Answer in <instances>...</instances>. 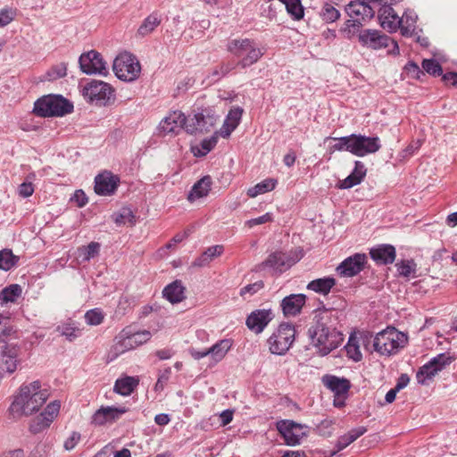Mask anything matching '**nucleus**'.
<instances>
[{
	"label": "nucleus",
	"mask_w": 457,
	"mask_h": 457,
	"mask_svg": "<svg viewBox=\"0 0 457 457\" xmlns=\"http://www.w3.org/2000/svg\"><path fill=\"white\" fill-rule=\"evenodd\" d=\"M49 396L48 389L39 380L21 384L8 408L9 419L19 420L37 413Z\"/></svg>",
	"instance_id": "nucleus-1"
},
{
	"label": "nucleus",
	"mask_w": 457,
	"mask_h": 457,
	"mask_svg": "<svg viewBox=\"0 0 457 457\" xmlns=\"http://www.w3.org/2000/svg\"><path fill=\"white\" fill-rule=\"evenodd\" d=\"M336 326L337 318L333 311L324 309L316 312L313 322L308 329L312 345L322 356L337 348L344 341V335Z\"/></svg>",
	"instance_id": "nucleus-2"
},
{
	"label": "nucleus",
	"mask_w": 457,
	"mask_h": 457,
	"mask_svg": "<svg viewBox=\"0 0 457 457\" xmlns=\"http://www.w3.org/2000/svg\"><path fill=\"white\" fill-rule=\"evenodd\" d=\"M151 337L149 330H135L131 327H126L114 337L108 358L113 361L120 355L145 344Z\"/></svg>",
	"instance_id": "nucleus-3"
},
{
	"label": "nucleus",
	"mask_w": 457,
	"mask_h": 457,
	"mask_svg": "<svg viewBox=\"0 0 457 457\" xmlns=\"http://www.w3.org/2000/svg\"><path fill=\"white\" fill-rule=\"evenodd\" d=\"M227 50L238 58L237 65L245 69L256 63L264 52L256 42L250 38H235L227 44Z\"/></svg>",
	"instance_id": "nucleus-4"
},
{
	"label": "nucleus",
	"mask_w": 457,
	"mask_h": 457,
	"mask_svg": "<svg viewBox=\"0 0 457 457\" xmlns=\"http://www.w3.org/2000/svg\"><path fill=\"white\" fill-rule=\"evenodd\" d=\"M407 342L406 334L398 331L394 327H387L374 337L373 347L380 355L390 356L396 354L406 345Z\"/></svg>",
	"instance_id": "nucleus-5"
},
{
	"label": "nucleus",
	"mask_w": 457,
	"mask_h": 457,
	"mask_svg": "<svg viewBox=\"0 0 457 457\" xmlns=\"http://www.w3.org/2000/svg\"><path fill=\"white\" fill-rule=\"evenodd\" d=\"M73 111V104L61 95H47L34 104L33 112L39 117H62Z\"/></svg>",
	"instance_id": "nucleus-6"
},
{
	"label": "nucleus",
	"mask_w": 457,
	"mask_h": 457,
	"mask_svg": "<svg viewBox=\"0 0 457 457\" xmlns=\"http://www.w3.org/2000/svg\"><path fill=\"white\" fill-rule=\"evenodd\" d=\"M219 117L213 107L197 108L194 110L193 116L187 118V133L194 135L209 132L216 125Z\"/></svg>",
	"instance_id": "nucleus-7"
},
{
	"label": "nucleus",
	"mask_w": 457,
	"mask_h": 457,
	"mask_svg": "<svg viewBox=\"0 0 457 457\" xmlns=\"http://www.w3.org/2000/svg\"><path fill=\"white\" fill-rule=\"evenodd\" d=\"M295 338V328L290 323H281L268 339L271 353L283 355L292 346Z\"/></svg>",
	"instance_id": "nucleus-8"
},
{
	"label": "nucleus",
	"mask_w": 457,
	"mask_h": 457,
	"mask_svg": "<svg viewBox=\"0 0 457 457\" xmlns=\"http://www.w3.org/2000/svg\"><path fill=\"white\" fill-rule=\"evenodd\" d=\"M112 70L119 79L131 82L139 77L141 65L135 55L125 52L114 59Z\"/></svg>",
	"instance_id": "nucleus-9"
},
{
	"label": "nucleus",
	"mask_w": 457,
	"mask_h": 457,
	"mask_svg": "<svg viewBox=\"0 0 457 457\" xmlns=\"http://www.w3.org/2000/svg\"><path fill=\"white\" fill-rule=\"evenodd\" d=\"M303 256L301 248H295L289 252H275L259 265L260 270L270 267L276 272L282 273L299 262Z\"/></svg>",
	"instance_id": "nucleus-10"
},
{
	"label": "nucleus",
	"mask_w": 457,
	"mask_h": 457,
	"mask_svg": "<svg viewBox=\"0 0 457 457\" xmlns=\"http://www.w3.org/2000/svg\"><path fill=\"white\" fill-rule=\"evenodd\" d=\"M114 89L104 81L93 79L84 86L83 96L87 102L99 106L107 105L113 98Z\"/></svg>",
	"instance_id": "nucleus-11"
},
{
	"label": "nucleus",
	"mask_w": 457,
	"mask_h": 457,
	"mask_svg": "<svg viewBox=\"0 0 457 457\" xmlns=\"http://www.w3.org/2000/svg\"><path fill=\"white\" fill-rule=\"evenodd\" d=\"M453 358L448 353H439L421 366L416 373V379L420 385H428L434 377L450 365Z\"/></svg>",
	"instance_id": "nucleus-12"
},
{
	"label": "nucleus",
	"mask_w": 457,
	"mask_h": 457,
	"mask_svg": "<svg viewBox=\"0 0 457 457\" xmlns=\"http://www.w3.org/2000/svg\"><path fill=\"white\" fill-rule=\"evenodd\" d=\"M276 428L287 445L295 446L301 444L308 435V427L290 420L277 422Z\"/></svg>",
	"instance_id": "nucleus-13"
},
{
	"label": "nucleus",
	"mask_w": 457,
	"mask_h": 457,
	"mask_svg": "<svg viewBox=\"0 0 457 457\" xmlns=\"http://www.w3.org/2000/svg\"><path fill=\"white\" fill-rule=\"evenodd\" d=\"M187 118L181 111H173L164 117L158 126L159 134L162 136H176L182 129L187 131Z\"/></svg>",
	"instance_id": "nucleus-14"
},
{
	"label": "nucleus",
	"mask_w": 457,
	"mask_h": 457,
	"mask_svg": "<svg viewBox=\"0 0 457 457\" xmlns=\"http://www.w3.org/2000/svg\"><path fill=\"white\" fill-rule=\"evenodd\" d=\"M21 341L17 330L5 327L0 333V351L2 358H18Z\"/></svg>",
	"instance_id": "nucleus-15"
},
{
	"label": "nucleus",
	"mask_w": 457,
	"mask_h": 457,
	"mask_svg": "<svg viewBox=\"0 0 457 457\" xmlns=\"http://www.w3.org/2000/svg\"><path fill=\"white\" fill-rule=\"evenodd\" d=\"M79 68L83 73L88 75L107 74L106 62H104L102 55L95 50L82 54L79 56Z\"/></svg>",
	"instance_id": "nucleus-16"
},
{
	"label": "nucleus",
	"mask_w": 457,
	"mask_h": 457,
	"mask_svg": "<svg viewBox=\"0 0 457 457\" xmlns=\"http://www.w3.org/2000/svg\"><path fill=\"white\" fill-rule=\"evenodd\" d=\"M381 147L378 137H366L361 134H351V154L362 157L378 152Z\"/></svg>",
	"instance_id": "nucleus-17"
},
{
	"label": "nucleus",
	"mask_w": 457,
	"mask_h": 457,
	"mask_svg": "<svg viewBox=\"0 0 457 457\" xmlns=\"http://www.w3.org/2000/svg\"><path fill=\"white\" fill-rule=\"evenodd\" d=\"M365 253H354L345 258L336 269L337 274L345 278H352L358 275L364 270L367 263Z\"/></svg>",
	"instance_id": "nucleus-18"
},
{
	"label": "nucleus",
	"mask_w": 457,
	"mask_h": 457,
	"mask_svg": "<svg viewBox=\"0 0 457 457\" xmlns=\"http://www.w3.org/2000/svg\"><path fill=\"white\" fill-rule=\"evenodd\" d=\"M129 409L124 406H102L91 417V424L104 426L117 421Z\"/></svg>",
	"instance_id": "nucleus-19"
},
{
	"label": "nucleus",
	"mask_w": 457,
	"mask_h": 457,
	"mask_svg": "<svg viewBox=\"0 0 457 457\" xmlns=\"http://www.w3.org/2000/svg\"><path fill=\"white\" fill-rule=\"evenodd\" d=\"M273 318L274 315L270 309H259L247 316L245 324L251 331L259 334L264 330Z\"/></svg>",
	"instance_id": "nucleus-20"
},
{
	"label": "nucleus",
	"mask_w": 457,
	"mask_h": 457,
	"mask_svg": "<svg viewBox=\"0 0 457 457\" xmlns=\"http://www.w3.org/2000/svg\"><path fill=\"white\" fill-rule=\"evenodd\" d=\"M359 41L363 46L377 50L389 46L390 37L378 30L365 29L359 33Z\"/></svg>",
	"instance_id": "nucleus-21"
},
{
	"label": "nucleus",
	"mask_w": 457,
	"mask_h": 457,
	"mask_svg": "<svg viewBox=\"0 0 457 457\" xmlns=\"http://www.w3.org/2000/svg\"><path fill=\"white\" fill-rule=\"evenodd\" d=\"M120 182L117 176L109 171L98 174L95 179V192L99 195H112Z\"/></svg>",
	"instance_id": "nucleus-22"
},
{
	"label": "nucleus",
	"mask_w": 457,
	"mask_h": 457,
	"mask_svg": "<svg viewBox=\"0 0 457 457\" xmlns=\"http://www.w3.org/2000/svg\"><path fill=\"white\" fill-rule=\"evenodd\" d=\"M378 18L380 26L390 33L397 31L401 26L400 17L392 6L384 5L379 7Z\"/></svg>",
	"instance_id": "nucleus-23"
},
{
	"label": "nucleus",
	"mask_w": 457,
	"mask_h": 457,
	"mask_svg": "<svg viewBox=\"0 0 457 457\" xmlns=\"http://www.w3.org/2000/svg\"><path fill=\"white\" fill-rule=\"evenodd\" d=\"M306 298L304 294H292L284 297L280 303L284 315L286 317L298 315L305 304Z\"/></svg>",
	"instance_id": "nucleus-24"
},
{
	"label": "nucleus",
	"mask_w": 457,
	"mask_h": 457,
	"mask_svg": "<svg viewBox=\"0 0 457 457\" xmlns=\"http://www.w3.org/2000/svg\"><path fill=\"white\" fill-rule=\"evenodd\" d=\"M374 5L371 6L361 1H351L345 6V12L350 18H354L355 20H361L362 22L370 20L374 14Z\"/></svg>",
	"instance_id": "nucleus-25"
},
{
	"label": "nucleus",
	"mask_w": 457,
	"mask_h": 457,
	"mask_svg": "<svg viewBox=\"0 0 457 457\" xmlns=\"http://www.w3.org/2000/svg\"><path fill=\"white\" fill-rule=\"evenodd\" d=\"M366 172L367 170L364 163L361 161H355L353 170L345 179L339 182L338 187L348 189L359 185L365 178Z\"/></svg>",
	"instance_id": "nucleus-26"
},
{
	"label": "nucleus",
	"mask_w": 457,
	"mask_h": 457,
	"mask_svg": "<svg viewBox=\"0 0 457 457\" xmlns=\"http://www.w3.org/2000/svg\"><path fill=\"white\" fill-rule=\"evenodd\" d=\"M243 114V109L240 107H235L231 109L225 120L223 125L221 126L219 134L226 138L230 136V134L237 129L241 117Z\"/></svg>",
	"instance_id": "nucleus-27"
},
{
	"label": "nucleus",
	"mask_w": 457,
	"mask_h": 457,
	"mask_svg": "<svg viewBox=\"0 0 457 457\" xmlns=\"http://www.w3.org/2000/svg\"><path fill=\"white\" fill-rule=\"evenodd\" d=\"M370 257L379 264L393 263L395 259V249L390 245H380L372 248L370 252Z\"/></svg>",
	"instance_id": "nucleus-28"
},
{
	"label": "nucleus",
	"mask_w": 457,
	"mask_h": 457,
	"mask_svg": "<svg viewBox=\"0 0 457 457\" xmlns=\"http://www.w3.org/2000/svg\"><path fill=\"white\" fill-rule=\"evenodd\" d=\"M212 184V181L210 176L203 177L192 187L187 195V200L189 202H195V200L207 196L211 190Z\"/></svg>",
	"instance_id": "nucleus-29"
},
{
	"label": "nucleus",
	"mask_w": 457,
	"mask_h": 457,
	"mask_svg": "<svg viewBox=\"0 0 457 457\" xmlns=\"http://www.w3.org/2000/svg\"><path fill=\"white\" fill-rule=\"evenodd\" d=\"M322 380L324 385L337 395L347 394L351 386L348 379L333 375L324 376Z\"/></svg>",
	"instance_id": "nucleus-30"
},
{
	"label": "nucleus",
	"mask_w": 457,
	"mask_h": 457,
	"mask_svg": "<svg viewBox=\"0 0 457 457\" xmlns=\"http://www.w3.org/2000/svg\"><path fill=\"white\" fill-rule=\"evenodd\" d=\"M163 297L171 303H178L185 299V287L180 280L166 286L162 291Z\"/></svg>",
	"instance_id": "nucleus-31"
},
{
	"label": "nucleus",
	"mask_w": 457,
	"mask_h": 457,
	"mask_svg": "<svg viewBox=\"0 0 457 457\" xmlns=\"http://www.w3.org/2000/svg\"><path fill=\"white\" fill-rule=\"evenodd\" d=\"M401 26L399 29L404 37H411L415 34L417 29L418 15L412 10H406L403 16L400 17Z\"/></svg>",
	"instance_id": "nucleus-32"
},
{
	"label": "nucleus",
	"mask_w": 457,
	"mask_h": 457,
	"mask_svg": "<svg viewBox=\"0 0 457 457\" xmlns=\"http://www.w3.org/2000/svg\"><path fill=\"white\" fill-rule=\"evenodd\" d=\"M233 342L231 339H221L208 348L209 356L214 363L220 362L231 349Z\"/></svg>",
	"instance_id": "nucleus-33"
},
{
	"label": "nucleus",
	"mask_w": 457,
	"mask_h": 457,
	"mask_svg": "<svg viewBox=\"0 0 457 457\" xmlns=\"http://www.w3.org/2000/svg\"><path fill=\"white\" fill-rule=\"evenodd\" d=\"M336 279L332 277H324L310 281L306 287L308 290L327 295L336 285Z\"/></svg>",
	"instance_id": "nucleus-34"
},
{
	"label": "nucleus",
	"mask_w": 457,
	"mask_h": 457,
	"mask_svg": "<svg viewBox=\"0 0 457 457\" xmlns=\"http://www.w3.org/2000/svg\"><path fill=\"white\" fill-rule=\"evenodd\" d=\"M138 378L135 377L126 376L118 378L114 384L113 390L115 393L127 396L129 395L137 386Z\"/></svg>",
	"instance_id": "nucleus-35"
},
{
	"label": "nucleus",
	"mask_w": 457,
	"mask_h": 457,
	"mask_svg": "<svg viewBox=\"0 0 457 457\" xmlns=\"http://www.w3.org/2000/svg\"><path fill=\"white\" fill-rule=\"evenodd\" d=\"M367 429L364 427H359L353 428L350 430L347 434H345L338 437L337 444H336V453L340 452L346 448L350 444L354 442L356 439H358L360 436H361ZM335 452L333 453V454Z\"/></svg>",
	"instance_id": "nucleus-36"
},
{
	"label": "nucleus",
	"mask_w": 457,
	"mask_h": 457,
	"mask_svg": "<svg viewBox=\"0 0 457 457\" xmlns=\"http://www.w3.org/2000/svg\"><path fill=\"white\" fill-rule=\"evenodd\" d=\"M68 64L66 62H60L49 68L46 73L40 78L41 82H51L62 79L67 75Z\"/></svg>",
	"instance_id": "nucleus-37"
},
{
	"label": "nucleus",
	"mask_w": 457,
	"mask_h": 457,
	"mask_svg": "<svg viewBox=\"0 0 457 457\" xmlns=\"http://www.w3.org/2000/svg\"><path fill=\"white\" fill-rule=\"evenodd\" d=\"M22 292L21 287L18 284H12L0 291V305L4 306L8 303L16 302Z\"/></svg>",
	"instance_id": "nucleus-38"
},
{
	"label": "nucleus",
	"mask_w": 457,
	"mask_h": 457,
	"mask_svg": "<svg viewBox=\"0 0 457 457\" xmlns=\"http://www.w3.org/2000/svg\"><path fill=\"white\" fill-rule=\"evenodd\" d=\"M100 251V244L91 242L87 245L79 247L77 250V258L80 262H89L91 259L98 255Z\"/></svg>",
	"instance_id": "nucleus-39"
},
{
	"label": "nucleus",
	"mask_w": 457,
	"mask_h": 457,
	"mask_svg": "<svg viewBox=\"0 0 457 457\" xmlns=\"http://www.w3.org/2000/svg\"><path fill=\"white\" fill-rule=\"evenodd\" d=\"M56 331L62 337H65V338L70 342L75 340L81 334L79 328L72 320H68L58 325Z\"/></svg>",
	"instance_id": "nucleus-40"
},
{
	"label": "nucleus",
	"mask_w": 457,
	"mask_h": 457,
	"mask_svg": "<svg viewBox=\"0 0 457 457\" xmlns=\"http://www.w3.org/2000/svg\"><path fill=\"white\" fill-rule=\"evenodd\" d=\"M276 184L277 181L273 179H264L256 184L254 187H250L247 190V195L250 197H256L259 195L273 190L276 187Z\"/></svg>",
	"instance_id": "nucleus-41"
},
{
	"label": "nucleus",
	"mask_w": 457,
	"mask_h": 457,
	"mask_svg": "<svg viewBox=\"0 0 457 457\" xmlns=\"http://www.w3.org/2000/svg\"><path fill=\"white\" fill-rule=\"evenodd\" d=\"M160 23L161 19L159 16L156 13H152L144 20L137 32L140 36L145 37L152 33Z\"/></svg>",
	"instance_id": "nucleus-42"
},
{
	"label": "nucleus",
	"mask_w": 457,
	"mask_h": 457,
	"mask_svg": "<svg viewBox=\"0 0 457 457\" xmlns=\"http://www.w3.org/2000/svg\"><path fill=\"white\" fill-rule=\"evenodd\" d=\"M395 267L401 277L406 278L416 277L417 264L413 260H403L397 262Z\"/></svg>",
	"instance_id": "nucleus-43"
},
{
	"label": "nucleus",
	"mask_w": 457,
	"mask_h": 457,
	"mask_svg": "<svg viewBox=\"0 0 457 457\" xmlns=\"http://www.w3.org/2000/svg\"><path fill=\"white\" fill-rule=\"evenodd\" d=\"M19 262V257L14 255L10 249L0 251V270L8 271Z\"/></svg>",
	"instance_id": "nucleus-44"
},
{
	"label": "nucleus",
	"mask_w": 457,
	"mask_h": 457,
	"mask_svg": "<svg viewBox=\"0 0 457 457\" xmlns=\"http://www.w3.org/2000/svg\"><path fill=\"white\" fill-rule=\"evenodd\" d=\"M41 412L39 415L32 419L29 425V430L32 434H38L47 429L51 426V422Z\"/></svg>",
	"instance_id": "nucleus-45"
},
{
	"label": "nucleus",
	"mask_w": 457,
	"mask_h": 457,
	"mask_svg": "<svg viewBox=\"0 0 457 457\" xmlns=\"http://www.w3.org/2000/svg\"><path fill=\"white\" fill-rule=\"evenodd\" d=\"M217 144V137L215 136L204 139L199 146H193L192 152L195 156L203 157L210 153Z\"/></svg>",
	"instance_id": "nucleus-46"
},
{
	"label": "nucleus",
	"mask_w": 457,
	"mask_h": 457,
	"mask_svg": "<svg viewBox=\"0 0 457 457\" xmlns=\"http://www.w3.org/2000/svg\"><path fill=\"white\" fill-rule=\"evenodd\" d=\"M320 16L325 22H335L340 17L339 11L329 3H325L320 11Z\"/></svg>",
	"instance_id": "nucleus-47"
},
{
	"label": "nucleus",
	"mask_w": 457,
	"mask_h": 457,
	"mask_svg": "<svg viewBox=\"0 0 457 457\" xmlns=\"http://www.w3.org/2000/svg\"><path fill=\"white\" fill-rule=\"evenodd\" d=\"M334 140L335 144L329 146L330 152L347 151L351 153V135L342 137H327L326 141Z\"/></svg>",
	"instance_id": "nucleus-48"
},
{
	"label": "nucleus",
	"mask_w": 457,
	"mask_h": 457,
	"mask_svg": "<svg viewBox=\"0 0 457 457\" xmlns=\"http://www.w3.org/2000/svg\"><path fill=\"white\" fill-rule=\"evenodd\" d=\"M104 319V312L99 308H95L87 311L85 313L86 323L90 326L100 325Z\"/></svg>",
	"instance_id": "nucleus-49"
},
{
	"label": "nucleus",
	"mask_w": 457,
	"mask_h": 457,
	"mask_svg": "<svg viewBox=\"0 0 457 457\" xmlns=\"http://www.w3.org/2000/svg\"><path fill=\"white\" fill-rule=\"evenodd\" d=\"M361 20H355L354 18H350L345 23V27L342 29L343 33H345V37L351 38L357 32H359L360 28L362 26Z\"/></svg>",
	"instance_id": "nucleus-50"
},
{
	"label": "nucleus",
	"mask_w": 457,
	"mask_h": 457,
	"mask_svg": "<svg viewBox=\"0 0 457 457\" xmlns=\"http://www.w3.org/2000/svg\"><path fill=\"white\" fill-rule=\"evenodd\" d=\"M60 408H61V403L60 401H53L51 403H49L46 408L44 409L43 411H41V413L46 417L47 418L48 420H50L49 421L51 423H53V421L56 419V417L58 416L59 412H60Z\"/></svg>",
	"instance_id": "nucleus-51"
},
{
	"label": "nucleus",
	"mask_w": 457,
	"mask_h": 457,
	"mask_svg": "<svg viewBox=\"0 0 457 457\" xmlns=\"http://www.w3.org/2000/svg\"><path fill=\"white\" fill-rule=\"evenodd\" d=\"M422 68L432 76H440L443 72L441 65L434 59H424Z\"/></svg>",
	"instance_id": "nucleus-52"
},
{
	"label": "nucleus",
	"mask_w": 457,
	"mask_h": 457,
	"mask_svg": "<svg viewBox=\"0 0 457 457\" xmlns=\"http://www.w3.org/2000/svg\"><path fill=\"white\" fill-rule=\"evenodd\" d=\"M347 355L354 361H359L361 359V353L360 351L358 344L353 338L350 337L347 345H345Z\"/></svg>",
	"instance_id": "nucleus-53"
},
{
	"label": "nucleus",
	"mask_w": 457,
	"mask_h": 457,
	"mask_svg": "<svg viewBox=\"0 0 457 457\" xmlns=\"http://www.w3.org/2000/svg\"><path fill=\"white\" fill-rule=\"evenodd\" d=\"M171 375V369L166 368L164 370H162L158 377V379L155 383L154 389L156 391H162L163 390L165 385L169 381Z\"/></svg>",
	"instance_id": "nucleus-54"
},
{
	"label": "nucleus",
	"mask_w": 457,
	"mask_h": 457,
	"mask_svg": "<svg viewBox=\"0 0 457 457\" xmlns=\"http://www.w3.org/2000/svg\"><path fill=\"white\" fill-rule=\"evenodd\" d=\"M270 221H272V214L270 212H267L260 217L246 220L245 222V226L249 228H252L254 226L262 225V224L270 222Z\"/></svg>",
	"instance_id": "nucleus-55"
},
{
	"label": "nucleus",
	"mask_w": 457,
	"mask_h": 457,
	"mask_svg": "<svg viewBox=\"0 0 457 457\" xmlns=\"http://www.w3.org/2000/svg\"><path fill=\"white\" fill-rule=\"evenodd\" d=\"M264 284L262 281H257L253 284H249L240 290L241 296H245L246 295H253L258 291H260L262 288H263Z\"/></svg>",
	"instance_id": "nucleus-56"
},
{
	"label": "nucleus",
	"mask_w": 457,
	"mask_h": 457,
	"mask_svg": "<svg viewBox=\"0 0 457 457\" xmlns=\"http://www.w3.org/2000/svg\"><path fill=\"white\" fill-rule=\"evenodd\" d=\"M18 358H2L0 369L7 373H13L17 369Z\"/></svg>",
	"instance_id": "nucleus-57"
},
{
	"label": "nucleus",
	"mask_w": 457,
	"mask_h": 457,
	"mask_svg": "<svg viewBox=\"0 0 457 457\" xmlns=\"http://www.w3.org/2000/svg\"><path fill=\"white\" fill-rule=\"evenodd\" d=\"M224 252V246L221 245H216L208 247L204 253L207 256L210 262H212L215 258L220 256Z\"/></svg>",
	"instance_id": "nucleus-58"
},
{
	"label": "nucleus",
	"mask_w": 457,
	"mask_h": 457,
	"mask_svg": "<svg viewBox=\"0 0 457 457\" xmlns=\"http://www.w3.org/2000/svg\"><path fill=\"white\" fill-rule=\"evenodd\" d=\"M80 434L73 431L71 436L64 441L63 447L67 451H71L76 447L80 441Z\"/></svg>",
	"instance_id": "nucleus-59"
},
{
	"label": "nucleus",
	"mask_w": 457,
	"mask_h": 457,
	"mask_svg": "<svg viewBox=\"0 0 457 457\" xmlns=\"http://www.w3.org/2000/svg\"><path fill=\"white\" fill-rule=\"evenodd\" d=\"M14 18V12L11 9H3L0 12V28L8 25Z\"/></svg>",
	"instance_id": "nucleus-60"
},
{
	"label": "nucleus",
	"mask_w": 457,
	"mask_h": 457,
	"mask_svg": "<svg viewBox=\"0 0 457 457\" xmlns=\"http://www.w3.org/2000/svg\"><path fill=\"white\" fill-rule=\"evenodd\" d=\"M422 140L418 139L416 141L411 142L403 151V157H409L413 155L421 146Z\"/></svg>",
	"instance_id": "nucleus-61"
},
{
	"label": "nucleus",
	"mask_w": 457,
	"mask_h": 457,
	"mask_svg": "<svg viewBox=\"0 0 457 457\" xmlns=\"http://www.w3.org/2000/svg\"><path fill=\"white\" fill-rule=\"evenodd\" d=\"M133 218L134 215L129 209H123L121 212L116 216L115 222L118 224L126 223L127 220L131 222Z\"/></svg>",
	"instance_id": "nucleus-62"
},
{
	"label": "nucleus",
	"mask_w": 457,
	"mask_h": 457,
	"mask_svg": "<svg viewBox=\"0 0 457 457\" xmlns=\"http://www.w3.org/2000/svg\"><path fill=\"white\" fill-rule=\"evenodd\" d=\"M71 201H74L79 207H83L87 204V197L82 190H76Z\"/></svg>",
	"instance_id": "nucleus-63"
},
{
	"label": "nucleus",
	"mask_w": 457,
	"mask_h": 457,
	"mask_svg": "<svg viewBox=\"0 0 457 457\" xmlns=\"http://www.w3.org/2000/svg\"><path fill=\"white\" fill-rule=\"evenodd\" d=\"M34 193V187L32 183L23 182L19 187V194L22 197H29Z\"/></svg>",
	"instance_id": "nucleus-64"
}]
</instances>
